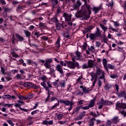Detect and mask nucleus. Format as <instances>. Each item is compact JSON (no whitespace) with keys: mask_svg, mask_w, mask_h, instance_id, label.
Returning a JSON list of instances; mask_svg holds the SVG:
<instances>
[{"mask_svg":"<svg viewBox=\"0 0 126 126\" xmlns=\"http://www.w3.org/2000/svg\"><path fill=\"white\" fill-rule=\"evenodd\" d=\"M85 4L82 6L81 10L75 13V16L77 18H82L83 19L86 20L90 17L91 14V7L86 2H89V0H83Z\"/></svg>","mask_w":126,"mask_h":126,"instance_id":"f257e3e1","label":"nucleus"},{"mask_svg":"<svg viewBox=\"0 0 126 126\" xmlns=\"http://www.w3.org/2000/svg\"><path fill=\"white\" fill-rule=\"evenodd\" d=\"M116 109L118 110L124 117L126 115V103H121L120 102H117L116 104Z\"/></svg>","mask_w":126,"mask_h":126,"instance_id":"f03ea898","label":"nucleus"},{"mask_svg":"<svg viewBox=\"0 0 126 126\" xmlns=\"http://www.w3.org/2000/svg\"><path fill=\"white\" fill-rule=\"evenodd\" d=\"M95 65V62L93 60H89L88 62V64H84L82 66V68L83 69H85L86 68H91L94 67Z\"/></svg>","mask_w":126,"mask_h":126,"instance_id":"7ed1b4c3","label":"nucleus"},{"mask_svg":"<svg viewBox=\"0 0 126 126\" xmlns=\"http://www.w3.org/2000/svg\"><path fill=\"white\" fill-rule=\"evenodd\" d=\"M67 65L69 68L74 69L76 67L79 68V63L77 62L75 63L74 61L69 62L67 63Z\"/></svg>","mask_w":126,"mask_h":126,"instance_id":"20e7f679","label":"nucleus"},{"mask_svg":"<svg viewBox=\"0 0 126 126\" xmlns=\"http://www.w3.org/2000/svg\"><path fill=\"white\" fill-rule=\"evenodd\" d=\"M52 83L54 86H57V88L58 91H61L62 90V88L64 86V82H59V80H57Z\"/></svg>","mask_w":126,"mask_h":126,"instance_id":"39448f33","label":"nucleus"},{"mask_svg":"<svg viewBox=\"0 0 126 126\" xmlns=\"http://www.w3.org/2000/svg\"><path fill=\"white\" fill-rule=\"evenodd\" d=\"M96 100L95 97H94V98L91 100L90 103L89 104L85 107H82L83 110H89L90 108H92V107H94V105H95V100Z\"/></svg>","mask_w":126,"mask_h":126,"instance_id":"423d86ee","label":"nucleus"},{"mask_svg":"<svg viewBox=\"0 0 126 126\" xmlns=\"http://www.w3.org/2000/svg\"><path fill=\"white\" fill-rule=\"evenodd\" d=\"M81 58H82L81 53H80V52L78 51H77L76 52L75 56L72 55V62H74L75 60H76L77 61H78L79 60H81Z\"/></svg>","mask_w":126,"mask_h":126,"instance_id":"0eeeda50","label":"nucleus"},{"mask_svg":"<svg viewBox=\"0 0 126 126\" xmlns=\"http://www.w3.org/2000/svg\"><path fill=\"white\" fill-rule=\"evenodd\" d=\"M60 103L64 104V105H66V106H73L74 104L72 101L63 100V99H60Z\"/></svg>","mask_w":126,"mask_h":126,"instance_id":"6e6552de","label":"nucleus"},{"mask_svg":"<svg viewBox=\"0 0 126 126\" xmlns=\"http://www.w3.org/2000/svg\"><path fill=\"white\" fill-rule=\"evenodd\" d=\"M96 73L98 75L101 74V76L99 77L100 79H104V78L105 77V72H104V71L100 69H97L96 70Z\"/></svg>","mask_w":126,"mask_h":126,"instance_id":"1a4fd4ad","label":"nucleus"},{"mask_svg":"<svg viewBox=\"0 0 126 126\" xmlns=\"http://www.w3.org/2000/svg\"><path fill=\"white\" fill-rule=\"evenodd\" d=\"M100 104H102V105H105V106H110V105L113 104V102L109 100H104L102 98L100 101Z\"/></svg>","mask_w":126,"mask_h":126,"instance_id":"9d476101","label":"nucleus"},{"mask_svg":"<svg viewBox=\"0 0 126 126\" xmlns=\"http://www.w3.org/2000/svg\"><path fill=\"white\" fill-rule=\"evenodd\" d=\"M53 62V60L51 59H48L46 60V62L44 63V66L46 68H50L51 66V64L50 63H52Z\"/></svg>","mask_w":126,"mask_h":126,"instance_id":"9b49d317","label":"nucleus"},{"mask_svg":"<svg viewBox=\"0 0 126 126\" xmlns=\"http://www.w3.org/2000/svg\"><path fill=\"white\" fill-rule=\"evenodd\" d=\"M63 17L65 18V21H70L71 20V15H69L68 14H66V13H63Z\"/></svg>","mask_w":126,"mask_h":126,"instance_id":"f8f14e48","label":"nucleus"},{"mask_svg":"<svg viewBox=\"0 0 126 126\" xmlns=\"http://www.w3.org/2000/svg\"><path fill=\"white\" fill-rule=\"evenodd\" d=\"M85 116V112L83 111L82 112L79 116L75 118L76 121H79L80 120H82L83 118Z\"/></svg>","mask_w":126,"mask_h":126,"instance_id":"ddd939ff","label":"nucleus"},{"mask_svg":"<svg viewBox=\"0 0 126 126\" xmlns=\"http://www.w3.org/2000/svg\"><path fill=\"white\" fill-rule=\"evenodd\" d=\"M107 63H108L107 59H106L105 58H104L102 60V63H103V66L105 69L106 70V71H109V69L107 68V65H108V64H107Z\"/></svg>","mask_w":126,"mask_h":126,"instance_id":"4468645a","label":"nucleus"},{"mask_svg":"<svg viewBox=\"0 0 126 126\" xmlns=\"http://www.w3.org/2000/svg\"><path fill=\"white\" fill-rule=\"evenodd\" d=\"M80 88L82 89V91L85 94L89 93V88H87L86 87H83V86H80Z\"/></svg>","mask_w":126,"mask_h":126,"instance_id":"2eb2a0df","label":"nucleus"},{"mask_svg":"<svg viewBox=\"0 0 126 126\" xmlns=\"http://www.w3.org/2000/svg\"><path fill=\"white\" fill-rule=\"evenodd\" d=\"M56 67V70L59 71V72H60V73H61L62 74L63 73V67H62V65H61L60 64H58L57 65Z\"/></svg>","mask_w":126,"mask_h":126,"instance_id":"dca6fc26","label":"nucleus"},{"mask_svg":"<svg viewBox=\"0 0 126 126\" xmlns=\"http://www.w3.org/2000/svg\"><path fill=\"white\" fill-rule=\"evenodd\" d=\"M82 3L80 2V0H78L76 3L73 5L74 9H76L77 8H78L79 7H80V5H81Z\"/></svg>","mask_w":126,"mask_h":126,"instance_id":"f3484780","label":"nucleus"},{"mask_svg":"<svg viewBox=\"0 0 126 126\" xmlns=\"http://www.w3.org/2000/svg\"><path fill=\"white\" fill-rule=\"evenodd\" d=\"M20 106H21L20 103H16L14 104V106L16 107L19 108V109H20V110H21V111H24V112H27V109L22 108L20 107Z\"/></svg>","mask_w":126,"mask_h":126,"instance_id":"a211bd4d","label":"nucleus"},{"mask_svg":"<svg viewBox=\"0 0 126 126\" xmlns=\"http://www.w3.org/2000/svg\"><path fill=\"white\" fill-rule=\"evenodd\" d=\"M15 37L16 38H17V40H18V41H20V42H22V41H24V38H23V37H22L19 34L16 33Z\"/></svg>","mask_w":126,"mask_h":126,"instance_id":"6ab92c4d","label":"nucleus"},{"mask_svg":"<svg viewBox=\"0 0 126 126\" xmlns=\"http://www.w3.org/2000/svg\"><path fill=\"white\" fill-rule=\"evenodd\" d=\"M49 69H50V73L51 75H53L52 76L54 77H56V75L55 74V71H56V70H55V67H54L53 66L52 67H51L50 66V68H49Z\"/></svg>","mask_w":126,"mask_h":126,"instance_id":"aec40b11","label":"nucleus"},{"mask_svg":"<svg viewBox=\"0 0 126 126\" xmlns=\"http://www.w3.org/2000/svg\"><path fill=\"white\" fill-rule=\"evenodd\" d=\"M54 92L48 91V95L47 96L46 99H45V102L49 101V100L50 99V95L54 96Z\"/></svg>","mask_w":126,"mask_h":126,"instance_id":"412c9836","label":"nucleus"},{"mask_svg":"<svg viewBox=\"0 0 126 126\" xmlns=\"http://www.w3.org/2000/svg\"><path fill=\"white\" fill-rule=\"evenodd\" d=\"M55 115L58 119V120H63V114H58V113H55Z\"/></svg>","mask_w":126,"mask_h":126,"instance_id":"4be33fe9","label":"nucleus"},{"mask_svg":"<svg viewBox=\"0 0 126 126\" xmlns=\"http://www.w3.org/2000/svg\"><path fill=\"white\" fill-rule=\"evenodd\" d=\"M101 6H99V7H94L93 8V11H94V13L96 14L97 13V12L100 10V9H101Z\"/></svg>","mask_w":126,"mask_h":126,"instance_id":"5701e85b","label":"nucleus"},{"mask_svg":"<svg viewBox=\"0 0 126 126\" xmlns=\"http://www.w3.org/2000/svg\"><path fill=\"white\" fill-rule=\"evenodd\" d=\"M107 69L109 68V69H115L116 68V67H115L114 65L111 64L110 63H108L107 65H106Z\"/></svg>","mask_w":126,"mask_h":126,"instance_id":"b1692460","label":"nucleus"},{"mask_svg":"<svg viewBox=\"0 0 126 126\" xmlns=\"http://www.w3.org/2000/svg\"><path fill=\"white\" fill-rule=\"evenodd\" d=\"M62 28H64V27H63V24L58 23L56 25V28L57 30H61V29Z\"/></svg>","mask_w":126,"mask_h":126,"instance_id":"393cba45","label":"nucleus"},{"mask_svg":"<svg viewBox=\"0 0 126 126\" xmlns=\"http://www.w3.org/2000/svg\"><path fill=\"white\" fill-rule=\"evenodd\" d=\"M99 26L101 28L104 32H106V31H107L108 27L105 26V25H103V24H99Z\"/></svg>","mask_w":126,"mask_h":126,"instance_id":"a878e982","label":"nucleus"},{"mask_svg":"<svg viewBox=\"0 0 126 126\" xmlns=\"http://www.w3.org/2000/svg\"><path fill=\"white\" fill-rule=\"evenodd\" d=\"M60 42H61V38H58L57 41L56 42L55 45L57 48H60Z\"/></svg>","mask_w":126,"mask_h":126,"instance_id":"bb28decb","label":"nucleus"},{"mask_svg":"<svg viewBox=\"0 0 126 126\" xmlns=\"http://www.w3.org/2000/svg\"><path fill=\"white\" fill-rule=\"evenodd\" d=\"M95 121V118H92L89 123V126H94V121Z\"/></svg>","mask_w":126,"mask_h":126,"instance_id":"cd10ccee","label":"nucleus"},{"mask_svg":"<svg viewBox=\"0 0 126 126\" xmlns=\"http://www.w3.org/2000/svg\"><path fill=\"white\" fill-rule=\"evenodd\" d=\"M108 4H106L107 6H111V7H113V5H114V2H113V0H107Z\"/></svg>","mask_w":126,"mask_h":126,"instance_id":"c85d7f7f","label":"nucleus"},{"mask_svg":"<svg viewBox=\"0 0 126 126\" xmlns=\"http://www.w3.org/2000/svg\"><path fill=\"white\" fill-rule=\"evenodd\" d=\"M18 98L20 99V100H26L27 99H29V96L24 97L20 94L18 95Z\"/></svg>","mask_w":126,"mask_h":126,"instance_id":"c756f323","label":"nucleus"},{"mask_svg":"<svg viewBox=\"0 0 126 126\" xmlns=\"http://www.w3.org/2000/svg\"><path fill=\"white\" fill-rule=\"evenodd\" d=\"M119 117H115L113 119L111 120L112 123H114V124H117L118 122H119Z\"/></svg>","mask_w":126,"mask_h":126,"instance_id":"7c9ffc66","label":"nucleus"},{"mask_svg":"<svg viewBox=\"0 0 126 126\" xmlns=\"http://www.w3.org/2000/svg\"><path fill=\"white\" fill-rule=\"evenodd\" d=\"M91 76L92 77L91 80L92 81V80H93L94 79L95 80V81H96V80H97V75H96V74L93 73L91 74Z\"/></svg>","mask_w":126,"mask_h":126,"instance_id":"2f4dec72","label":"nucleus"},{"mask_svg":"<svg viewBox=\"0 0 126 126\" xmlns=\"http://www.w3.org/2000/svg\"><path fill=\"white\" fill-rule=\"evenodd\" d=\"M27 62L28 63V64H35V65H37V63L36 62H33L31 60H27Z\"/></svg>","mask_w":126,"mask_h":126,"instance_id":"473e14b6","label":"nucleus"},{"mask_svg":"<svg viewBox=\"0 0 126 126\" xmlns=\"http://www.w3.org/2000/svg\"><path fill=\"white\" fill-rule=\"evenodd\" d=\"M94 34H95L96 37H99V36H101V32H100V29H99L98 28H96V32Z\"/></svg>","mask_w":126,"mask_h":126,"instance_id":"72a5a7b5","label":"nucleus"},{"mask_svg":"<svg viewBox=\"0 0 126 126\" xmlns=\"http://www.w3.org/2000/svg\"><path fill=\"white\" fill-rule=\"evenodd\" d=\"M119 97H124L126 98V94L125 92H122L119 94Z\"/></svg>","mask_w":126,"mask_h":126,"instance_id":"f704fd0d","label":"nucleus"},{"mask_svg":"<svg viewBox=\"0 0 126 126\" xmlns=\"http://www.w3.org/2000/svg\"><path fill=\"white\" fill-rule=\"evenodd\" d=\"M90 38H91V40H94V39L97 38V36L95 33H91L90 34Z\"/></svg>","mask_w":126,"mask_h":126,"instance_id":"c9c22d12","label":"nucleus"},{"mask_svg":"<svg viewBox=\"0 0 126 126\" xmlns=\"http://www.w3.org/2000/svg\"><path fill=\"white\" fill-rule=\"evenodd\" d=\"M104 88L105 89H106V90H108V89H111V88H112V85L106 84L104 86Z\"/></svg>","mask_w":126,"mask_h":126,"instance_id":"e433bc0d","label":"nucleus"},{"mask_svg":"<svg viewBox=\"0 0 126 126\" xmlns=\"http://www.w3.org/2000/svg\"><path fill=\"white\" fill-rule=\"evenodd\" d=\"M24 33L26 36V37H30L31 36V32L25 30Z\"/></svg>","mask_w":126,"mask_h":126,"instance_id":"4c0bfd02","label":"nucleus"},{"mask_svg":"<svg viewBox=\"0 0 126 126\" xmlns=\"http://www.w3.org/2000/svg\"><path fill=\"white\" fill-rule=\"evenodd\" d=\"M16 78H17V79H19L20 80H21V79H24L25 77L21 75V74H17L16 76Z\"/></svg>","mask_w":126,"mask_h":126,"instance_id":"58836bf2","label":"nucleus"},{"mask_svg":"<svg viewBox=\"0 0 126 126\" xmlns=\"http://www.w3.org/2000/svg\"><path fill=\"white\" fill-rule=\"evenodd\" d=\"M75 95H76V96L78 95H83V93H82V92L80 91H76V92L74 93Z\"/></svg>","mask_w":126,"mask_h":126,"instance_id":"ea45409f","label":"nucleus"},{"mask_svg":"<svg viewBox=\"0 0 126 126\" xmlns=\"http://www.w3.org/2000/svg\"><path fill=\"white\" fill-rule=\"evenodd\" d=\"M2 99H10V95L4 94L2 96Z\"/></svg>","mask_w":126,"mask_h":126,"instance_id":"a19ab883","label":"nucleus"},{"mask_svg":"<svg viewBox=\"0 0 126 126\" xmlns=\"http://www.w3.org/2000/svg\"><path fill=\"white\" fill-rule=\"evenodd\" d=\"M113 22L114 23V26L115 27H119L120 25V23H119L118 21H113Z\"/></svg>","mask_w":126,"mask_h":126,"instance_id":"79ce46f5","label":"nucleus"},{"mask_svg":"<svg viewBox=\"0 0 126 126\" xmlns=\"http://www.w3.org/2000/svg\"><path fill=\"white\" fill-rule=\"evenodd\" d=\"M63 27V29H65L66 30H70L71 29V27H68V25H65Z\"/></svg>","mask_w":126,"mask_h":126,"instance_id":"37998d69","label":"nucleus"},{"mask_svg":"<svg viewBox=\"0 0 126 126\" xmlns=\"http://www.w3.org/2000/svg\"><path fill=\"white\" fill-rule=\"evenodd\" d=\"M7 123L9 124V125H10L11 126H14V124H13V122H12V121L10 120H7Z\"/></svg>","mask_w":126,"mask_h":126,"instance_id":"c03bdc74","label":"nucleus"},{"mask_svg":"<svg viewBox=\"0 0 126 126\" xmlns=\"http://www.w3.org/2000/svg\"><path fill=\"white\" fill-rule=\"evenodd\" d=\"M52 2L54 5H57L58 3H59V2L58 1V0H51Z\"/></svg>","mask_w":126,"mask_h":126,"instance_id":"a18cd8bd","label":"nucleus"},{"mask_svg":"<svg viewBox=\"0 0 126 126\" xmlns=\"http://www.w3.org/2000/svg\"><path fill=\"white\" fill-rule=\"evenodd\" d=\"M21 9H22V7L21 5H19L17 8V12H20Z\"/></svg>","mask_w":126,"mask_h":126,"instance_id":"49530a36","label":"nucleus"},{"mask_svg":"<svg viewBox=\"0 0 126 126\" xmlns=\"http://www.w3.org/2000/svg\"><path fill=\"white\" fill-rule=\"evenodd\" d=\"M12 55L14 58H18L19 57L18 55H17V54L15 53L14 52H12Z\"/></svg>","mask_w":126,"mask_h":126,"instance_id":"de8ad7c7","label":"nucleus"},{"mask_svg":"<svg viewBox=\"0 0 126 126\" xmlns=\"http://www.w3.org/2000/svg\"><path fill=\"white\" fill-rule=\"evenodd\" d=\"M41 85L42 86H43V87L45 88L46 90H48V87H46V83L45 82H41Z\"/></svg>","mask_w":126,"mask_h":126,"instance_id":"09e8293b","label":"nucleus"},{"mask_svg":"<svg viewBox=\"0 0 126 126\" xmlns=\"http://www.w3.org/2000/svg\"><path fill=\"white\" fill-rule=\"evenodd\" d=\"M62 12V9L61 8V7H59L57 8V14H60V13H61V12Z\"/></svg>","mask_w":126,"mask_h":126,"instance_id":"8fccbe9b","label":"nucleus"},{"mask_svg":"<svg viewBox=\"0 0 126 126\" xmlns=\"http://www.w3.org/2000/svg\"><path fill=\"white\" fill-rule=\"evenodd\" d=\"M106 126H112V122L110 121V120L107 121L106 124Z\"/></svg>","mask_w":126,"mask_h":126,"instance_id":"3c124183","label":"nucleus"},{"mask_svg":"<svg viewBox=\"0 0 126 126\" xmlns=\"http://www.w3.org/2000/svg\"><path fill=\"white\" fill-rule=\"evenodd\" d=\"M52 22H54V23L58 22V19L57 18V17H53L52 19Z\"/></svg>","mask_w":126,"mask_h":126,"instance_id":"603ef678","label":"nucleus"},{"mask_svg":"<svg viewBox=\"0 0 126 126\" xmlns=\"http://www.w3.org/2000/svg\"><path fill=\"white\" fill-rule=\"evenodd\" d=\"M55 100H58V99L54 96L51 97L50 99L49 100V102H53V101H55Z\"/></svg>","mask_w":126,"mask_h":126,"instance_id":"864d4df0","label":"nucleus"},{"mask_svg":"<svg viewBox=\"0 0 126 126\" xmlns=\"http://www.w3.org/2000/svg\"><path fill=\"white\" fill-rule=\"evenodd\" d=\"M37 112H39V110H34L32 112H31V115L32 116H33V115H36V114H37Z\"/></svg>","mask_w":126,"mask_h":126,"instance_id":"5fc2aeb1","label":"nucleus"},{"mask_svg":"<svg viewBox=\"0 0 126 126\" xmlns=\"http://www.w3.org/2000/svg\"><path fill=\"white\" fill-rule=\"evenodd\" d=\"M89 29H88V28H87L86 29H85V30L83 32V34H86V33L89 32Z\"/></svg>","mask_w":126,"mask_h":126,"instance_id":"6e6d98bb","label":"nucleus"},{"mask_svg":"<svg viewBox=\"0 0 126 126\" xmlns=\"http://www.w3.org/2000/svg\"><path fill=\"white\" fill-rule=\"evenodd\" d=\"M98 105H99L98 106V109H102V108H103V103H100V101L99 102H98Z\"/></svg>","mask_w":126,"mask_h":126,"instance_id":"4d7b16f0","label":"nucleus"},{"mask_svg":"<svg viewBox=\"0 0 126 126\" xmlns=\"http://www.w3.org/2000/svg\"><path fill=\"white\" fill-rule=\"evenodd\" d=\"M95 45H96V47H100L101 46V42H98V41H96L95 42Z\"/></svg>","mask_w":126,"mask_h":126,"instance_id":"13d9d810","label":"nucleus"},{"mask_svg":"<svg viewBox=\"0 0 126 126\" xmlns=\"http://www.w3.org/2000/svg\"><path fill=\"white\" fill-rule=\"evenodd\" d=\"M60 64L61 65L63 66H66V63H63V61L60 62Z\"/></svg>","mask_w":126,"mask_h":126,"instance_id":"bf43d9fd","label":"nucleus"},{"mask_svg":"<svg viewBox=\"0 0 126 126\" xmlns=\"http://www.w3.org/2000/svg\"><path fill=\"white\" fill-rule=\"evenodd\" d=\"M109 29H111V30H112V31H113V32H118V31H117V30H116L115 28H113L111 26L109 27Z\"/></svg>","mask_w":126,"mask_h":126,"instance_id":"052dcab7","label":"nucleus"},{"mask_svg":"<svg viewBox=\"0 0 126 126\" xmlns=\"http://www.w3.org/2000/svg\"><path fill=\"white\" fill-rule=\"evenodd\" d=\"M117 50L119 52H121L122 53H124L125 52V50H124V49H123V48H120V47H118V48L117 49Z\"/></svg>","mask_w":126,"mask_h":126,"instance_id":"680f3d73","label":"nucleus"},{"mask_svg":"<svg viewBox=\"0 0 126 126\" xmlns=\"http://www.w3.org/2000/svg\"><path fill=\"white\" fill-rule=\"evenodd\" d=\"M58 123L60 125H65L66 122L65 121H60Z\"/></svg>","mask_w":126,"mask_h":126,"instance_id":"e2e57ef3","label":"nucleus"},{"mask_svg":"<svg viewBox=\"0 0 126 126\" xmlns=\"http://www.w3.org/2000/svg\"><path fill=\"white\" fill-rule=\"evenodd\" d=\"M39 27H41L42 28H43V27H45V24L43 23H40L39 24Z\"/></svg>","mask_w":126,"mask_h":126,"instance_id":"0e129e2a","label":"nucleus"},{"mask_svg":"<svg viewBox=\"0 0 126 126\" xmlns=\"http://www.w3.org/2000/svg\"><path fill=\"white\" fill-rule=\"evenodd\" d=\"M17 102L21 105H24L25 103L24 101H22V100H17Z\"/></svg>","mask_w":126,"mask_h":126,"instance_id":"69168bd1","label":"nucleus"},{"mask_svg":"<svg viewBox=\"0 0 126 126\" xmlns=\"http://www.w3.org/2000/svg\"><path fill=\"white\" fill-rule=\"evenodd\" d=\"M110 77L113 79H115V78L117 77V76L116 75H110Z\"/></svg>","mask_w":126,"mask_h":126,"instance_id":"338daca9","label":"nucleus"},{"mask_svg":"<svg viewBox=\"0 0 126 126\" xmlns=\"http://www.w3.org/2000/svg\"><path fill=\"white\" fill-rule=\"evenodd\" d=\"M42 125H48V121L47 120L44 121L42 123Z\"/></svg>","mask_w":126,"mask_h":126,"instance_id":"774afa93","label":"nucleus"}]
</instances>
